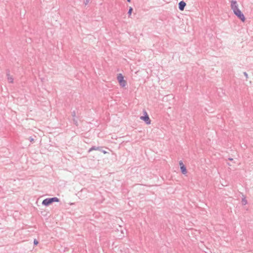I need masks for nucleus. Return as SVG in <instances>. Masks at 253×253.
I'll use <instances>...</instances> for the list:
<instances>
[{"mask_svg": "<svg viewBox=\"0 0 253 253\" xmlns=\"http://www.w3.org/2000/svg\"><path fill=\"white\" fill-rule=\"evenodd\" d=\"M59 199L57 197L46 198L42 201V204L45 206H48L53 202H58Z\"/></svg>", "mask_w": 253, "mask_h": 253, "instance_id": "obj_2", "label": "nucleus"}, {"mask_svg": "<svg viewBox=\"0 0 253 253\" xmlns=\"http://www.w3.org/2000/svg\"><path fill=\"white\" fill-rule=\"evenodd\" d=\"M132 10H133L132 8L131 7H130L128 9V14L129 15H130L131 14Z\"/></svg>", "mask_w": 253, "mask_h": 253, "instance_id": "obj_10", "label": "nucleus"}, {"mask_svg": "<svg viewBox=\"0 0 253 253\" xmlns=\"http://www.w3.org/2000/svg\"><path fill=\"white\" fill-rule=\"evenodd\" d=\"M130 0H127V1L128 2H130Z\"/></svg>", "mask_w": 253, "mask_h": 253, "instance_id": "obj_22", "label": "nucleus"}, {"mask_svg": "<svg viewBox=\"0 0 253 253\" xmlns=\"http://www.w3.org/2000/svg\"><path fill=\"white\" fill-rule=\"evenodd\" d=\"M185 6H186V3L184 1H181L178 3V8H179V9L181 11H182L184 10Z\"/></svg>", "mask_w": 253, "mask_h": 253, "instance_id": "obj_4", "label": "nucleus"}, {"mask_svg": "<svg viewBox=\"0 0 253 253\" xmlns=\"http://www.w3.org/2000/svg\"><path fill=\"white\" fill-rule=\"evenodd\" d=\"M73 123L75 125H76V126H78V121L75 118L73 119Z\"/></svg>", "mask_w": 253, "mask_h": 253, "instance_id": "obj_11", "label": "nucleus"}, {"mask_svg": "<svg viewBox=\"0 0 253 253\" xmlns=\"http://www.w3.org/2000/svg\"><path fill=\"white\" fill-rule=\"evenodd\" d=\"M6 76L7 77V80L9 82V83H12L13 82V79L11 76H10L9 71L6 72Z\"/></svg>", "mask_w": 253, "mask_h": 253, "instance_id": "obj_5", "label": "nucleus"}, {"mask_svg": "<svg viewBox=\"0 0 253 253\" xmlns=\"http://www.w3.org/2000/svg\"><path fill=\"white\" fill-rule=\"evenodd\" d=\"M101 152L103 153L104 154H107L108 153V152L105 150H103V149H102V151H101Z\"/></svg>", "mask_w": 253, "mask_h": 253, "instance_id": "obj_17", "label": "nucleus"}, {"mask_svg": "<svg viewBox=\"0 0 253 253\" xmlns=\"http://www.w3.org/2000/svg\"><path fill=\"white\" fill-rule=\"evenodd\" d=\"M244 74L246 76V77L247 78H248V74H247V73L246 72H244Z\"/></svg>", "mask_w": 253, "mask_h": 253, "instance_id": "obj_18", "label": "nucleus"}, {"mask_svg": "<svg viewBox=\"0 0 253 253\" xmlns=\"http://www.w3.org/2000/svg\"><path fill=\"white\" fill-rule=\"evenodd\" d=\"M98 147V146H93L92 147H91L88 151V153H90V152H91L93 150H97V148Z\"/></svg>", "mask_w": 253, "mask_h": 253, "instance_id": "obj_8", "label": "nucleus"}, {"mask_svg": "<svg viewBox=\"0 0 253 253\" xmlns=\"http://www.w3.org/2000/svg\"><path fill=\"white\" fill-rule=\"evenodd\" d=\"M179 165H180V166H182V165H183V163H182V162L181 161H180L179 162Z\"/></svg>", "mask_w": 253, "mask_h": 253, "instance_id": "obj_19", "label": "nucleus"}, {"mask_svg": "<svg viewBox=\"0 0 253 253\" xmlns=\"http://www.w3.org/2000/svg\"><path fill=\"white\" fill-rule=\"evenodd\" d=\"M29 140H30V141L31 142H33V141H34V138H32V137H30L29 138Z\"/></svg>", "mask_w": 253, "mask_h": 253, "instance_id": "obj_16", "label": "nucleus"}, {"mask_svg": "<svg viewBox=\"0 0 253 253\" xmlns=\"http://www.w3.org/2000/svg\"><path fill=\"white\" fill-rule=\"evenodd\" d=\"M117 80L119 83H121L124 80V77L121 74H119L117 77Z\"/></svg>", "mask_w": 253, "mask_h": 253, "instance_id": "obj_7", "label": "nucleus"}, {"mask_svg": "<svg viewBox=\"0 0 253 253\" xmlns=\"http://www.w3.org/2000/svg\"><path fill=\"white\" fill-rule=\"evenodd\" d=\"M120 84L121 86H123V87H124L126 85V81L125 80H123L122 81V82L121 83H119Z\"/></svg>", "mask_w": 253, "mask_h": 253, "instance_id": "obj_9", "label": "nucleus"}, {"mask_svg": "<svg viewBox=\"0 0 253 253\" xmlns=\"http://www.w3.org/2000/svg\"><path fill=\"white\" fill-rule=\"evenodd\" d=\"M72 116H73L74 118V117H75V116H76V113H75V111H74L73 112H72Z\"/></svg>", "mask_w": 253, "mask_h": 253, "instance_id": "obj_14", "label": "nucleus"}, {"mask_svg": "<svg viewBox=\"0 0 253 253\" xmlns=\"http://www.w3.org/2000/svg\"><path fill=\"white\" fill-rule=\"evenodd\" d=\"M231 7L233 10L234 13L242 21H245V17L243 13L238 8V4L236 0H232L231 1Z\"/></svg>", "mask_w": 253, "mask_h": 253, "instance_id": "obj_1", "label": "nucleus"}, {"mask_svg": "<svg viewBox=\"0 0 253 253\" xmlns=\"http://www.w3.org/2000/svg\"><path fill=\"white\" fill-rule=\"evenodd\" d=\"M144 116H141L140 119L143 120L146 123V124H150L151 123V120L146 111H144Z\"/></svg>", "mask_w": 253, "mask_h": 253, "instance_id": "obj_3", "label": "nucleus"}, {"mask_svg": "<svg viewBox=\"0 0 253 253\" xmlns=\"http://www.w3.org/2000/svg\"><path fill=\"white\" fill-rule=\"evenodd\" d=\"M229 160L230 161H232V160H233V159H232V158H229Z\"/></svg>", "mask_w": 253, "mask_h": 253, "instance_id": "obj_21", "label": "nucleus"}, {"mask_svg": "<svg viewBox=\"0 0 253 253\" xmlns=\"http://www.w3.org/2000/svg\"><path fill=\"white\" fill-rule=\"evenodd\" d=\"M38 243H39L38 241L36 239H35L34 241V245H37L38 244Z\"/></svg>", "mask_w": 253, "mask_h": 253, "instance_id": "obj_13", "label": "nucleus"}, {"mask_svg": "<svg viewBox=\"0 0 253 253\" xmlns=\"http://www.w3.org/2000/svg\"><path fill=\"white\" fill-rule=\"evenodd\" d=\"M243 204L244 205H246L247 203V201L246 200L243 199L242 200Z\"/></svg>", "mask_w": 253, "mask_h": 253, "instance_id": "obj_15", "label": "nucleus"}, {"mask_svg": "<svg viewBox=\"0 0 253 253\" xmlns=\"http://www.w3.org/2000/svg\"><path fill=\"white\" fill-rule=\"evenodd\" d=\"M102 148H103V147L98 146V147L97 148V150H96L101 152L102 151Z\"/></svg>", "mask_w": 253, "mask_h": 253, "instance_id": "obj_12", "label": "nucleus"}, {"mask_svg": "<svg viewBox=\"0 0 253 253\" xmlns=\"http://www.w3.org/2000/svg\"><path fill=\"white\" fill-rule=\"evenodd\" d=\"M180 169H181V172L183 174H186L187 173L186 168L184 165H182V166H181Z\"/></svg>", "mask_w": 253, "mask_h": 253, "instance_id": "obj_6", "label": "nucleus"}, {"mask_svg": "<svg viewBox=\"0 0 253 253\" xmlns=\"http://www.w3.org/2000/svg\"><path fill=\"white\" fill-rule=\"evenodd\" d=\"M88 2V1L87 0H86V2H85V4H87V3Z\"/></svg>", "mask_w": 253, "mask_h": 253, "instance_id": "obj_20", "label": "nucleus"}]
</instances>
